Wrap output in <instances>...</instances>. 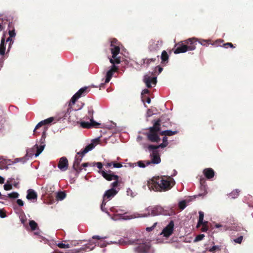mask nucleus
Listing matches in <instances>:
<instances>
[{
	"mask_svg": "<svg viewBox=\"0 0 253 253\" xmlns=\"http://www.w3.org/2000/svg\"><path fill=\"white\" fill-rule=\"evenodd\" d=\"M120 245L125 246L127 245H137L134 248V251L136 253H148L150 245L149 242H147L143 239H136L131 238L128 234L125 239H121L119 240Z\"/></svg>",
	"mask_w": 253,
	"mask_h": 253,
	"instance_id": "obj_1",
	"label": "nucleus"
},
{
	"mask_svg": "<svg viewBox=\"0 0 253 253\" xmlns=\"http://www.w3.org/2000/svg\"><path fill=\"white\" fill-rule=\"evenodd\" d=\"M165 116H162L156 121H154L153 126L148 128V131L144 133L147 139L151 142L158 143L161 141L160 132H161V126L163 125V121Z\"/></svg>",
	"mask_w": 253,
	"mask_h": 253,
	"instance_id": "obj_2",
	"label": "nucleus"
},
{
	"mask_svg": "<svg viewBox=\"0 0 253 253\" xmlns=\"http://www.w3.org/2000/svg\"><path fill=\"white\" fill-rule=\"evenodd\" d=\"M151 183L149 184V188L155 191H166L172 187L170 181L163 177H153Z\"/></svg>",
	"mask_w": 253,
	"mask_h": 253,
	"instance_id": "obj_3",
	"label": "nucleus"
},
{
	"mask_svg": "<svg viewBox=\"0 0 253 253\" xmlns=\"http://www.w3.org/2000/svg\"><path fill=\"white\" fill-rule=\"evenodd\" d=\"M99 141V138L95 139L93 140L94 142H97ZM96 144L91 143L87 145L84 149L82 150L80 152L77 153V155L75 157V159L73 163V169L76 171L78 174L83 169L81 167H80V164L82 160L83 157L84 155L89 151L92 150L95 146Z\"/></svg>",
	"mask_w": 253,
	"mask_h": 253,
	"instance_id": "obj_4",
	"label": "nucleus"
},
{
	"mask_svg": "<svg viewBox=\"0 0 253 253\" xmlns=\"http://www.w3.org/2000/svg\"><path fill=\"white\" fill-rule=\"evenodd\" d=\"M159 148L151 149L149 147V145L148 146V149L150 152V156L151 157V161H146V165H149L151 164H158L160 163L161 160L158 151Z\"/></svg>",
	"mask_w": 253,
	"mask_h": 253,
	"instance_id": "obj_5",
	"label": "nucleus"
},
{
	"mask_svg": "<svg viewBox=\"0 0 253 253\" xmlns=\"http://www.w3.org/2000/svg\"><path fill=\"white\" fill-rule=\"evenodd\" d=\"M90 91L89 86H84L80 88L71 98L69 105L74 104L77 100L81 97L85 96Z\"/></svg>",
	"mask_w": 253,
	"mask_h": 253,
	"instance_id": "obj_6",
	"label": "nucleus"
},
{
	"mask_svg": "<svg viewBox=\"0 0 253 253\" xmlns=\"http://www.w3.org/2000/svg\"><path fill=\"white\" fill-rule=\"evenodd\" d=\"M110 50L112 54V58L110 59V62L111 64L116 63L117 64L121 63L120 57H117V55L120 53V45H115L111 46Z\"/></svg>",
	"mask_w": 253,
	"mask_h": 253,
	"instance_id": "obj_7",
	"label": "nucleus"
},
{
	"mask_svg": "<svg viewBox=\"0 0 253 253\" xmlns=\"http://www.w3.org/2000/svg\"><path fill=\"white\" fill-rule=\"evenodd\" d=\"M163 44V41L158 40L157 42L153 40H151L149 42L148 49L150 52H153L157 54V51Z\"/></svg>",
	"mask_w": 253,
	"mask_h": 253,
	"instance_id": "obj_8",
	"label": "nucleus"
},
{
	"mask_svg": "<svg viewBox=\"0 0 253 253\" xmlns=\"http://www.w3.org/2000/svg\"><path fill=\"white\" fill-rule=\"evenodd\" d=\"M96 246V243L89 241L88 243L85 244L82 248L78 250H75V253H81L84 252L90 251Z\"/></svg>",
	"mask_w": 253,
	"mask_h": 253,
	"instance_id": "obj_9",
	"label": "nucleus"
},
{
	"mask_svg": "<svg viewBox=\"0 0 253 253\" xmlns=\"http://www.w3.org/2000/svg\"><path fill=\"white\" fill-rule=\"evenodd\" d=\"M197 40L195 38H189L183 41V42L187 49V51H191L195 49L196 45L197 44Z\"/></svg>",
	"mask_w": 253,
	"mask_h": 253,
	"instance_id": "obj_10",
	"label": "nucleus"
},
{
	"mask_svg": "<svg viewBox=\"0 0 253 253\" xmlns=\"http://www.w3.org/2000/svg\"><path fill=\"white\" fill-rule=\"evenodd\" d=\"M115 64H117L116 63L112 64L111 66L110 67V69L106 72V76H105V83H108L110 82L111 78H112V76L113 75V74L115 72H116L118 71L119 68L118 67L116 66Z\"/></svg>",
	"mask_w": 253,
	"mask_h": 253,
	"instance_id": "obj_11",
	"label": "nucleus"
},
{
	"mask_svg": "<svg viewBox=\"0 0 253 253\" xmlns=\"http://www.w3.org/2000/svg\"><path fill=\"white\" fill-rule=\"evenodd\" d=\"M99 173H101L102 176L108 181L119 179V176L114 174L111 170L106 172L105 170H99Z\"/></svg>",
	"mask_w": 253,
	"mask_h": 253,
	"instance_id": "obj_12",
	"label": "nucleus"
},
{
	"mask_svg": "<svg viewBox=\"0 0 253 253\" xmlns=\"http://www.w3.org/2000/svg\"><path fill=\"white\" fill-rule=\"evenodd\" d=\"M159 57L160 55L159 54H157L153 57L143 59L141 61V65H145L146 67L147 68L151 64H154L156 61L158 62L159 61Z\"/></svg>",
	"mask_w": 253,
	"mask_h": 253,
	"instance_id": "obj_13",
	"label": "nucleus"
},
{
	"mask_svg": "<svg viewBox=\"0 0 253 253\" xmlns=\"http://www.w3.org/2000/svg\"><path fill=\"white\" fill-rule=\"evenodd\" d=\"M174 223L173 221H170L169 224L163 230L162 234L164 236L168 237L172 234L173 231Z\"/></svg>",
	"mask_w": 253,
	"mask_h": 253,
	"instance_id": "obj_14",
	"label": "nucleus"
},
{
	"mask_svg": "<svg viewBox=\"0 0 253 253\" xmlns=\"http://www.w3.org/2000/svg\"><path fill=\"white\" fill-rule=\"evenodd\" d=\"M68 160L65 157H62L59 159L58 168L62 171H65L68 168Z\"/></svg>",
	"mask_w": 253,
	"mask_h": 253,
	"instance_id": "obj_15",
	"label": "nucleus"
},
{
	"mask_svg": "<svg viewBox=\"0 0 253 253\" xmlns=\"http://www.w3.org/2000/svg\"><path fill=\"white\" fill-rule=\"evenodd\" d=\"M90 123L86 122H81L80 123L81 126L83 128H90L91 127H98L100 124L96 122L93 119L90 120Z\"/></svg>",
	"mask_w": 253,
	"mask_h": 253,
	"instance_id": "obj_16",
	"label": "nucleus"
},
{
	"mask_svg": "<svg viewBox=\"0 0 253 253\" xmlns=\"http://www.w3.org/2000/svg\"><path fill=\"white\" fill-rule=\"evenodd\" d=\"M117 191L114 188H111L107 190L103 195V200L108 201L114 197L117 193Z\"/></svg>",
	"mask_w": 253,
	"mask_h": 253,
	"instance_id": "obj_17",
	"label": "nucleus"
},
{
	"mask_svg": "<svg viewBox=\"0 0 253 253\" xmlns=\"http://www.w3.org/2000/svg\"><path fill=\"white\" fill-rule=\"evenodd\" d=\"M144 82L147 87L151 88L152 87V84L155 85L156 84L157 78L145 75L144 78Z\"/></svg>",
	"mask_w": 253,
	"mask_h": 253,
	"instance_id": "obj_18",
	"label": "nucleus"
},
{
	"mask_svg": "<svg viewBox=\"0 0 253 253\" xmlns=\"http://www.w3.org/2000/svg\"><path fill=\"white\" fill-rule=\"evenodd\" d=\"M177 46V47L175 49L174 51V53L175 54H179L187 51V49L183 41L180 42L176 44L175 46Z\"/></svg>",
	"mask_w": 253,
	"mask_h": 253,
	"instance_id": "obj_19",
	"label": "nucleus"
},
{
	"mask_svg": "<svg viewBox=\"0 0 253 253\" xmlns=\"http://www.w3.org/2000/svg\"><path fill=\"white\" fill-rule=\"evenodd\" d=\"M211 40H202L200 39L198 41V42L202 45L207 46L209 44H211ZM223 42V40H217L214 43H212V45L214 46H217L219 43Z\"/></svg>",
	"mask_w": 253,
	"mask_h": 253,
	"instance_id": "obj_20",
	"label": "nucleus"
},
{
	"mask_svg": "<svg viewBox=\"0 0 253 253\" xmlns=\"http://www.w3.org/2000/svg\"><path fill=\"white\" fill-rule=\"evenodd\" d=\"M203 174L207 179H211L214 177L215 172L212 169L206 168L203 170Z\"/></svg>",
	"mask_w": 253,
	"mask_h": 253,
	"instance_id": "obj_21",
	"label": "nucleus"
},
{
	"mask_svg": "<svg viewBox=\"0 0 253 253\" xmlns=\"http://www.w3.org/2000/svg\"><path fill=\"white\" fill-rule=\"evenodd\" d=\"M26 198L29 200H37L38 195L33 189H29L27 190V195Z\"/></svg>",
	"mask_w": 253,
	"mask_h": 253,
	"instance_id": "obj_22",
	"label": "nucleus"
},
{
	"mask_svg": "<svg viewBox=\"0 0 253 253\" xmlns=\"http://www.w3.org/2000/svg\"><path fill=\"white\" fill-rule=\"evenodd\" d=\"M54 120V118L53 117H50L47 119H45L43 121H41L39 122L36 126L34 132H35L36 130L41 127L43 125H45L49 124L52 122Z\"/></svg>",
	"mask_w": 253,
	"mask_h": 253,
	"instance_id": "obj_23",
	"label": "nucleus"
},
{
	"mask_svg": "<svg viewBox=\"0 0 253 253\" xmlns=\"http://www.w3.org/2000/svg\"><path fill=\"white\" fill-rule=\"evenodd\" d=\"M163 143L160 144L159 145H154L152 144L149 145L150 148L154 149V148H164L166 147L168 145V138L166 136H165L163 138Z\"/></svg>",
	"mask_w": 253,
	"mask_h": 253,
	"instance_id": "obj_24",
	"label": "nucleus"
},
{
	"mask_svg": "<svg viewBox=\"0 0 253 253\" xmlns=\"http://www.w3.org/2000/svg\"><path fill=\"white\" fill-rule=\"evenodd\" d=\"M200 183L201 191L202 192L201 194H200V195H205L207 193V186L206 184L205 179L204 178H201L200 179Z\"/></svg>",
	"mask_w": 253,
	"mask_h": 253,
	"instance_id": "obj_25",
	"label": "nucleus"
},
{
	"mask_svg": "<svg viewBox=\"0 0 253 253\" xmlns=\"http://www.w3.org/2000/svg\"><path fill=\"white\" fill-rule=\"evenodd\" d=\"M163 211V209L161 207L156 206L152 209L151 213L153 215H157L162 214Z\"/></svg>",
	"mask_w": 253,
	"mask_h": 253,
	"instance_id": "obj_26",
	"label": "nucleus"
},
{
	"mask_svg": "<svg viewBox=\"0 0 253 253\" xmlns=\"http://www.w3.org/2000/svg\"><path fill=\"white\" fill-rule=\"evenodd\" d=\"M178 133V131H172L170 130H166L162 131L160 132V135L164 136H172L173 135L176 134Z\"/></svg>",
	"mask_w": 253,
	"mask_h": 253,
	"instance_id": "obj_27",
	"label": "nucleus"
},
{
	"mask_svg": "<svg viewBox=\"0 0 253 253\" xmlns=\"http://www.w3.org/2000/svg\"><path fill=\"white\" fill-rule=\"evenodd\" d=\"M5 38L3 36L1 38V42L0 44V54L3 55L5 54Z\"/></svg>",
	"mask_w": 253,
	"mask_h": 253,
	"instance_id": "obj_28",
	"label": "nucleus"
},
{
	"mask_svg": "<svg viewBox=\"0 0 253 253\" xmlns=\"http://www.w3.org/2000/svg\"><path fill=\"white\" fill-rule=\"evenodd\" d=\"M161 58L162 60L161 63L162 64H165L168 62L169 55L167 52L165 50H163L162 52Z\"/></svg>",
	"mask_w": 253,
	"mask_h": 253,
	"instance_id": "obj_29",
	"label": "nucleus"
},
{
	"mask_svg": "<svg viewBox=\"0 0 253 253\" xmlns=\"http://www.w3.org/2000/svg\"><path fill=\"white\" fill-rule=\"evenodd\" d=\"M8 34L10 38H15L16 36V33L15 32V29L12 23H9L8 24Z\"/></svg>",
	"mask_w": 253,
	"mask_h": 253,
	"instance_id": "obj_30",
	"label": "nucleus"
},
{
	"mask_svg": "<svg viewBox=\"0 0 253 253\" xmlns=\"http://www.w3.org/2000/svg\"><path fill=\"white\" fill-rule=\"evenodd\" d=\"M199 216L198 223L197 225V228H198L200 226H201V224H203V222H204V221H203L204 220V212L203 211H199Z\"/></svg>",
	"mask_w": 253,
	"mask_h": 253,
	"instance_id": "obj_31",
	"label": "nucleus"
},
{
	"mask_svg": "<svg viewBox=\"0 0 253 253\" xmlns=\"http://www.w3.org/2000/svg\"><path fill=\"white\" fill-rule=\"evenodd\" d=\"M74 112H72L70 108L68 109L67 113L65 114V117H68L69 122H74V120L72 118V116L74 114Z\"/></svg>",
	"mask_w": 253,
	"mask_h": 253,
	"instance_id": "obj_32",
	"label": "nucleus"
},
{
	"mask_svg": "<svg viewBox=\"0 0 253 253\" xmlns=\"http://www.w3.org/2000/svg\"><path fill=\"white\" fill-rule=\"evenodd\" d=\"M35 146L37 147V152L35 154V156L38 157L43 150L45 147V144H42L39 146L36 144Z\"/></svg>",
	"mask_w": 253,
	"mask_h": 253,
	"instance_id": "obj_33",
	"label": "nucleus"
},
{
	"mask_svg": "<svg viewBox=\"0 0 253 253\" xmlns=\"http://www.w3.org/2000/svg\"><path fill=\"white\" fill-rule=\"evenodd\" d=\"M19 195L17 192H13L11 193L8 194L7 196H4V198L8 197L10 199H16L19 197Z\"/></svg>",
	"mask_w": 253,
	"mask_h": 253,
	"instance_id": "obj_34",
	"label": "nucleus"
},
{
	"mask_svg": "<svg viewBox=\"0 0 253 253\" xmlns=\"http://www.w3.org/2000/svg\"><path fill=\"white\" fill-rule=\"evenodd\" d=\"M29 226L32 231L35 230L38 228V224L33 220L29 221Z\"/></svg>",
	"mask_w": 253,
	"mask_h": 253,
	"instance_id": "obj_35",
	"label": "nucleus"
},
{
	"mask_svg": "<svg viewBox=\"0 0 253 253\" xmlns=\"http://www.w3.org/2000/svg\"><path fill=\"white\" fill-rule=\"evenodd\" d=\"M186 207V202L185 200H183L179 202L178 207L181 210H184Z\"/></svg>",
	"mask_w": 253,
	"mask_h": 253,
	"instance_id": "obj_36",
	"label": "nucleus"
},
{
	"mask_svg": "<svg viewBox=\"0 0 253 253\" xmlns=\"http://www.w3.org/2000/svg\"><path fill=\"white\" fill-rule=\"evenodd\" d=\"M81 243H82L81 241H72L70 242V243H69L70 247L71 248L73 247H75V246H78V245H80Z\"/></svg>",
	"mask_w": 253,
	"mask_h": 253,
	"instance_id": "obj_37",
	"label": "nucleus"
},
{
	"mask_svg": "<svg viewBox=\"0 0 253 253\" xmlns=\"http://www.w3.org/2000/svg\"><path fill=\"white\" fill-rule=\"evenodd\" d=\"M202 228L201 229V230L202 232H206L208 229V221H204L203 224H201Z\"/></svg>",
	"mask_w": 253,
	"mask_h": 253,
	"instance_id": "obj_38",
	"label": "nucleus"
},
{
	"mask_svg": "<svg viewBox=\"0 0 253 253\" xmlns=\"http://www.w3.org/2000/svg\"><path fill=\"white\" fill-rule=\"evenodd\" d=\"M66 197V194L64 192H59L57 194V198L60 200L64 199Z\"/></svg>",
	"mask_w": 253,
	"mask_h": 253,
	"instance_id": "obj_39",
	"label": "nucleus"
},
{
	"mask_svg": "<svg viewBox=\"0 0 253 253\" xmlns=\"http://www.w3.org/2000/svg\"><path fill=\"white\" fill-rule=\"evenodd\" d=\"M57 246L59 248L61 249H66V248H70V245L69 244H65L63 243H59L57 244Z\"/></svg>",
	"mask_w": 253,
	"mask_h": 253,
	"instance_id": "obj_40",
	"label": "nucleus"
},
{
	"mask_svg": "<svg viewBox=\"0 0 253 253\" xmlns=\"http://www.w3.org/2000/svg\"><path fill=\"white\" fill-rule=\"evenodd\" d=\"M93 113L94 111L92 107H89L88 109V114L90 120L93 119Z\"/></svg>",
	"mask_w": 253,
	"mask_h": 253,
	"instance_id": "obj_41",
	"label": "nucleus"
},
{
	"mask_svg": "<svg viewBox=\"0 0 253 253\" xmlns=\"http://www.w3.org/2000/svg\"><path fill=\"white\" fill-rule=\"evenodd\" d=\"M149 92L150 91L148 89H145L142 90L141 93V98L143 102H144V98L145 97V96H147L146 95L148 94Z\"/></svg>",
	"mask_w": 253,
	"mask_h": 253,
	"instance_id": "obj_42",
	"label": "nucleus"
},
{
	"mask_svg": "<svg viewBox=\"0 0 253 253\" xmlns=\"http://www.w3.org/2000/svg\"><path fill=\"white\" fill-rule=\"evenodd\" d=\"M239 191L236 189L235 190H233L230 194V196L232 198H235L236 197H237V196L239 195Z\"/></svg>",
	"mask_w": 253,
	"mask_h": 253,
	"instance_id": "obj_43",
	"label": "nucleus"
},
{
	"mask_svg": "<svg viewBox=\"0 0 253 253\" xmlns=\"http://www.w3.org/2000/svg\"><path fill=\"white\" fill-rule=\"evenodd\" d=\"M115 45H120V42L116 39H112L111 41V46H113Z\"/></svg>",
	"mask_w": 253,
	"mask_h": 253,
	"instance_id": "obj_44",
	"label": "nucleus"
},
{
	"mask_svg": "<svg viewBox=\"0 0 253 253\" xmlns=\"http://www.w3.org/2000/svg\"><path fill=\"white\" fill-rule=\"evenodd\" d=\"M205 235L204 234H199L197 235L194 239V242H198L201 241L204 238Z\"/></svg>",
	"mask_w": 253,
	"mask_h": 253,
	"instance_id": "obj_45",
	"label": "nucleus"
},
{
	"mask_svg": "<svg viewBox=\"0 0 253 253\" xmlns=\"http://www.w3.org/2000/svg\"><path fill=\"white\" fill-rule=\"evenodd\" d=\"M6 42H9V46H8V51L9 50L10 47H11V45L14 42V41L12 40V38H10V37H9L7 39H6Z\"/></svg>",
	"mask_w": 253,
	"mask_h": 253,
	"instance_id": "obj_46",
	"label": "nucleus"
},
{
	"mask_svg": "<svg viewBox=\"0 0 253 253\" xmlns=\"http://www.w3.org/2000/svg\"><path fill=\"white\" fill-rule=\"evenodd\" d=\"M106 203L107 201L103 200L102 204L100 206L101 209L103 211L107 212L106 209L105 208Z\"/></svg>",
	"mask_w": 253,
	"mask_h": 253,
	"instance_id": "obj_47",
	"label": "nucleus"
},
{
	"mask_svg": "<svg viewBox=\"0 0 253 253\" xmlns=\"http://www.w3.org/2000/svg\"><path fill=\"white\" fill-rule=\"evenodd\" d=\"M243 239V236H240L236 239L233 240V241L237 244H241L242 242Z\"/></svg>",
	"mask_w": 253,
	"mask_h": 253,
	"instance_id": "obj_48",
	"label": "nucleus"
},
{
	"mask_svg": "<svg viewBox=\"0 0 253 253\" xmlns=\"http://www.w3.org/2000/svg\"><path fill=\"white\" fill-rule=\"evenodd\" d=\"M138 166L140 168H145L146 165V161H139L137 162Z\"/></svg>",
	"mask_w": 253,
	"mask_h": 253,
	"instance_id": "obj_49",
	"label": "nucleus"
},
{
	"mask_svg": "<svg viewBox=\"0 0 253 253\" xmlns=\"http://www.w3.org/2000/svg\"><path fill=\"white\" fill-rule=\"evenodd\" d=\"M220 250H221L220 246H213L212 248H211L209 250V251L211 252H212L214 251H220Z\"/></svg>",
	"mask_w": 253,
	"mask_h": 253,
	"instance_id": "obj_50",
	"label": "nucleus"
},
{
	"mask_svg": "<svg viewBox=\"0 0 253 253\" xmlns=\"http://www.w3.org/2000/svg\"><path fill=\"white\" fill-rule=\"evenodd\" d=\"M96 166L97 167L100 169V170H101L103 167V165L101 162H97V163H92V166Z\"/></svg>",
	"mask_w": 253,
	"mask_h": 253,
	"instance_id": "obj_51",
	"label": "nucleus"
},
{
	"mask_svg": "<svg viewBox=\"0 0 253 253\" xmlns=\"http://www.w3.org/2000/svg\"><path fill=\"white\" fill-rule=\"evenodd\" d=\"M4 189L5 190H10L12 189V185L10 184H5L4 185Z\"/></svg>",
	"mask_w": 253,
	"mask_h": 253,
	"instance_id": "obj_52",
	"label": "nucleus"
},
{
	"mask_svg": "<svg viewBox=\"0 0 253 253\" xmlns=\"http://www.w3.org/2000/svg\"><path fill=\"white\" fill-rule=\"evenodd\" d=\"M119 179L115 180V181L111 183V185L112 187V188L117 187L119 186Z\"/></svg>",
	"mask_w": 253,
	"mask_h": 253,
	"instance_id": "obj_53",
	"label": "nucleus"
},
{
	"mask_svg": "<svg viewBox=\"0 0 253 253\" xmlns=\"http://www.w3.org/2000/svg\"><path fill=\"white\" fill-rule=\"evenodd\" d=\"M223 46L225 48H228L229 46L231 48H235V46L231 42H227L223 44Z\"/></svg>",
	"mask_w": 253,
	"mask_h": 253,
	"instance_id": "obj_54",
	"label": "nucleus"
},
{
	"mask_svg": "<svg viewBox=\"0 0 253 253\" xmlns=\"http://www.w3.org/2000/svg\"><path fill=\"white\" fill-rule=\"evenodd\" d=\"M157 224V222L154 223L153 225L151 227H147L146 228V230L148 232L152 231L154 229V228L156 227Z\"/></svg>",
	"mask_w": 253,
	"mask_h": 253,
	"instance_id": "obj_55",
	"label": "nucleus"
},
{
	"mask_svg": "<svg viewBox=\"0 0 253 253\" xmlns=\"http://www.w3.org/2000/svg\"><path fill=\"white\" fill-rule=\"evenodd\" d=\"M163 69L162 67H161V66H157L155 67V72H157V71L158 72V74H160L162 72V71H163Z\"/></svg>",
	"mask_w": 253,
	"mask_h": 253,
	"instance_id": "obj_56",
	"label": "nucleus"
},
{
	"mask_svg": "<svg viewBox=\"0 0 253 253\" xmlns=\"http://www.w3.org/2000/svg\"><path fill=\"white\" fill-rule=\"evenodd\" d=\"M113 166L114 168H120L123 167V165L121 163H117L115 162H113Z\"/></svg>",
	"mask_w": 253,
	"mask_h": 253,
	"instance_id": "obj_57",
	"label": "nucleus"
},
{
	"mask_svg": "<svg viewBox=\"0 0 253 253\" xmlns=\"http://www.w3.org/2000/svg\"><path fill=\"white\" fill-rule=\"evenodd\" d=\"M6 216L5 212L3 211V210L0 209V217L1 218H4Z\"/></svg>",
	"mask_w": 253,
	"mask_h": 253,
	"instance_id": "obj_58",
	"label": "nucleus"
},
{
	"mask_svg": "<svg viewBox=\"0 0 253 253\" xmlns=\"http://www.w3.org/2000/svg\"><path fill=\"white\" fill-rule=\"evenodd\" d=\"M16 203L20 207H22L24 205V202L21 199H17L16 201Z\"/></svg>",
	"mask_w": 253,
	"mask_h": 253,
	"instance_id": "obj_59",
	"label": "nucleus"
},
{
	"mask_svg": "<svg viewBox=\"0 0 253 253\" xmlns=\"http://www.w3.org/2000/svg\"><path fill=\"white\" fill-rule=\"evenodd\" d=\"M105 238H106V237H100L98 235H95V236H92L93 239L100 240V239H105Z\"/></svg>",
	"mask_w": 253,
	"mask_h": 253,
	"instance_id": "obj_60",
	"label": "nucleus"
},
{
	"mask_svg": "<svg viewBox=\"0 0 253 253\" xmlns=\"http://www.w3.org/2000/svg\"><path fill=\"white\" fill-rule=\"evenodd\" d=\"M88 166H92V163H84L83 164L81 167L85 168V167H86Z\"/></svg>",
	"mask_w": 253,
	"mask_h": 253,
	"instance_id": "obj_61",
	"label": "nucleus"
},
{
	"mask_svg": "<svg viewBox=\"0 0 253 253\" xmlns=\"http://www.w3.org/2000/svg\"><path fill=\"white\" fill-rule=\"evenodd\" d=\"M144 101H146L149 104L151 102V99L149 96H145V97L144 98Z\"/></svg>",
	"mask_w": 253,
	"mask_h": 253,
	"instance_id": "obj_62",
	"label": "nucleus"
},
{
	"mask_svg": "<svg viewBox=\"0 0 253 253\" xmlns=\"http://www.w3.org/2000/svg\"><path fill=\"white\" fill-rule=\"evenodd\" d=\"M113 162H111V163H107L106 165H105V166L107 167V168H109L110 167H111L112 165H113Z\"/></svg>",
	"mask_w": 253,
	"mask_h": 253,
	"instance_id": "obj_63",
	"label": "nucleus"
},
{
	"mask_svg": "<svg viewBox=\"0 0 253 253\" xmlns=\"http://www.w3.org/2000/svg\"><path fill=\"white\" fill-rule=\"evenodd\" d=\"M4 182V179L2 176H0V184H2Z\"/></svg>",
	"mask_w": 253,
	"mask_h": 253,
	"instance_id": "obj_64",
	"label": "nucleus"
}]
</instances>
